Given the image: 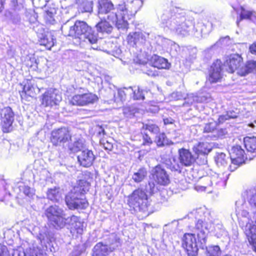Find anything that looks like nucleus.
Listing matches in <instances>:
<instances>
[{
  "label": "nucleus",
  "instance_id": "52",
  "mask_svg": "<svg viewBox=\"0 0 256 256\" xmlns=\"http://www.w3.org/2000/svg\"><path fill=\"white\" fill-rule=\"evenodd\" d=\"M228 133L226 130L225 128H221L218 130V136L222 138Z\"/></svg>",
  "mask_w": 256,
  "mask_h": 256
},
{
  "label": "nucleus",
  "instance_id": "3",
  "mask_svg": "<svg viewBox=\"0 0 256 256\" xmlns=\"http://www.w3.org/2000/svg\"><path fill=\"white\" fill-rule=\"evenodd\" d=\"M174 14L169 11H166L161 16V20L166 26L177 34L182 36L192 33L198 38L202 36V30L198 31V25L194 24L192 20H186V12L180 8L173 9Z\"/></svg>",
  "mask_w": 256,
  "mask_h": 256
},
{
  "label": "nucleus",
  "instance_id": "43",
  "mask_svg": "<svg viewBox=\"0 0 256 256\" xmlns=\"http://www.w3.org/2000/svg\"><path fill=\"white\" fill-rule=\"evenodd\" d=\"M68 220H66V224H68L70 226H74L78 221L80 220V218L78 216H72L70 218H66Z\"/></svg>",
  "mask_w": 256,
  "mask_h": 256
},
{
  "label": "nucleus",
  "instance_id": "55",
  "mask_svg": "<svg viewBox=\"0 0 256 256\" xmlns=\"http://www.w3.org/2000/svg\"><path fill=\"white\" fill-rule=\"evenodd\" d=\"M240 164H237L232 162V164L229 166V170L230 172L235 170Z\"/></svg>",
  "mask_w": 256,
  "mask_h": 256
},
{
  "label": "nucleus",
  "instance_id": "27",
  "mask_svg": "<svg viewBox=\"0 0 256 256\" xmlns=\"http://www.w3.org/2000/svg\"><path fill=\"white\" fill-rule=\"evenodd\" d=\"M256 70V61L249 60L246 64L242 66L238 73L240 76H245L249 73L252 72Z\"/></svg>",
  "mask_w": 256,
  "mask_h": 256
},
{
  "label": "nucleus",
  "instance_id": "10",
  "mask_svg": "<svg viewBox=\"0 0 256 256\" xmlns=\"http://www.w3.org/2000/svg\"><path fill=\"white\" fill-rule=\"evenodd\" d=\"M72 135L68 128L62 127L52 132L50 141L55 146H60L71 140Z\"/></svg>",
  "mask_w": 256,
  "mask_h": 256
},
{
  "label": "nucleus",
  "instance_id": "51",
  "mask_svg": "<svg viewBox=\"0 0 256 256\" xmlns=\"http://www.w3.org/2000/svg\"><path fill=\"white\" fill-rule=\"evenodd\" d=\"M249 50L252 54L256 55V41L250 46Z\"/></svg>",
  "mask_w": 256,
  "mask_h": 256
},
{
  "label": "nucleus",
  "instance_id": "29",
  "mask_svg": "<svg viewBox=\"0 0 256 256\" xmlns=\"http://www.w3.org/2000/svg\"><path fill=\"white\" fill-rule=\"evenodd\" d=\"M47 198L53 202H58L61 198L60 188L56 187L48 188L46 192Z\"/></svg>",
  "mask_w": 256,
  "mask_h": 256
},
{
  "label": "nucleus",
  "instance_id": "47",
  "mask_svg": "<svg viewBox=\"0 0 256 256\" xmlns=\"http://www.w3.org/2000/svg\"><path fill=\"white\" fill-rule=\"evenodd\" d=\"M143 144L150 146L152 143V140L150 136L146 134L143 136Z\"/></svg>",
  "mask_w": 256,
  "mask_h": 256
},
{
  "label": "nucleus",
  "instance_id": "35",
  "mask_svg": "<svg viewBox=\"0 0 256 256\" xmlns=\"http://www.w3.org/2000/svg\"><path fill=\"white\" fill-rule=\"evenodd\" d=\"M92 0H82L78 6L79 10L82 12H90L92 10Z\"/></svg>",
  "mask_w": 256,
  "mask_h": 256
},
{
  "label": "nucleus",
  "instance_id": "64",
  "mask_svg": "<svg viewBox=\"0 0 256 256\" xmlns=\"http://www.w3.org/2000/svg\"><path fill=\"white\" fill-rule=\"evenodd\" d=\"M248 126L252 128H254V124L253 123H250V124H248Z\"/></svg>",
  "mask_w": 256,
  "mask_h": 256
},
{
  "label": "nucleus",
  "instance_id": "54",
  "mask_svg": "<svg viewBox=\"0 0 256 256\" xmlns=\"http://www.w3.org/2000/svg\"><path fill=\"white\" fill-rule=\"evenodd\" d=\"M163 121L165 125L172 124L174 122V120L171 118H164Z\"/></svg>",
  "mask_w": 256,
  "mask_h": 256
},
{
  "label": "nucleus",
  "instance_id": "25",
  "mask_svg": "<svg viewBox=\"0 0 256 256\" xmlns=\"http://www.w3.org/2000/svg\"><path fill=\"white\" fill-rule=\"evenodd\" d=\"M256 12L253 10H250L245 9L244 7L240 8V12L239 17L237 18L236 23L238 26L240 22L244 20H252L253 18H256Z\"/></svg>",
  "mask_w": 256,
  "mask_h": 256
},
{
  "label": "nucleus",
  "instance_id": "12",
  "mask_svg": "<svg viewBox=\"0 0 256 256\" xmlns=\"http://www.w3.org/2000/svg\"><path fill=\"white\" fill-rule=\"evenodd\" d=\"M14 117V112L10 107H5L1 110V124L4 132H8L12 129Z\"/></svg>",
  "mask_w": 256,
  "mask_h": 256
},
{
  "label": "nucleus",
  "instance_id": "23",
  "mask_svg": "<svg viewBox=\"0 0 256 256\" xmlns=\"http://www.w3.org/2000/svg\"><path fill=\"white\" fill-rule=\"evenodd\" d=\"M151 62L154 68L158 69H168L170 66V63L166 59L157 55H154L152 58Z\"/></svg>",
  "mask_w": 256,
  "mask_h": 256
},
{
  "label": "nucleus",
  "instance_id": "11",
  "mask_svg": "<svg viewBox=\"0 0 256 256\" xmlns=\"http://www.w3.org/2000/svg\"><path fill=\"white\" fill-rule=\"evenodd\" d=\"M34 30L37 34L40 45L44 46L48 50H50L54 46L56 42L54 36L50 32H45L42 26H37L34 28Z\"/></svg>",
  "mask_w": 256,
  "mask_h": 256
},
{
  "label": "nucleus",
  "instance_id": "46",
  "mask_svg": "<svg viewBox=\"0 0 256 256\" xmlns=\"http://www.w3.org/2000/svg\"><path fill=\"white\" fill-rule=\"evenodd\" d=\"M0 256H10L7 247L0 244Z\"/></svg>",
  "mask_w": 256,
  "mask_h": 256
},
{
  "label": "nucleus",
  "instance_id": "4",
  "mask_svg": "<svg viewBox=\"0 0 256 256\" xmlns=\"http://www.w3.org/2000/svg\"><path fill=\"white\" fill-rule=\"evenodd\" d=\"M61 30L66 36L78 38L91 44H96L98 40V34L84 21L76 20L74 22L68 20L62 25Z\"/></svg>",
  "mask_w": 256,
  "mask_h": 256
},
{
  "label": "nucleus",
  "instance_id": "15",
  "mask_svg": "<svg viewBox=\"0 0 256 256\" xmlns=\"http://www.w3.org/2000/svg\"><path fill=\"white\" fill-rule=\"evenodd\" d=\"M100 6V1L99 2V6H98V16L101 19V21L96 24V27L98 32L101 33L110 34L112 30V24L116 26L117 20L112 21L107 18H102L100 16L99 10Z\"/></svg>",
  "mask_w": 256,
  "mask_h": 256
},
{
  "label": "nucleus",
  "instance_id": "5",
  "mask_svg": "<svg viewBox=\"0 0 256 256\" xmlns=\"http://www.w3.org/2000/svg\"><path fill=\"white\" fill-rule=\"evenodd\" d=\"M158 188L154 182L142 184L128 196V204L136 210L146 211L149 205L148 196L156 192Z\"/></svg>",
  "mask_w": 256,
  "mask_h": 256
},
{
  "label": "nucleus",
  "instance_id": "30",
  "mask_svg": "<svg viewBox=\"0 0 256 256\" xmlns=\"http://www.w3.org/2000/svg\"><path fill=\"white\" fill-rule=\"evenodd\" d=\"M44 17L47 22L54 24L55 22L54 16L56 13V9L54 7H45Z\"/></svg>",
  "mask_w": 256,
  "mask_h": 256
},
{
  "label": "nucleus",
  "instance_id": "28",
  "mask_svg": "<svg viewBox=\"0 0 256 256\" xmlns=\"http://www.w3.org/2000/svg\"><path fill=\"white\" fill-rule=\"evenodd\" d=\"M229 175V174L224 172L222 176L218 174L213 176L211 178H206V180L210 182L212 186H217L220 183L224 184L228 179Z\"/></svg>",
  "mask_w": 256,
  "mask_h": 256
},
{
  "label": "nucleus",
  "instance_id": "22",
  "mask_svg": "<svg viewBox=\"0 0 256 256\" xmlns=\"http://www.w3.org/2000/svg\"><path fill=\"white\" fill-rule=\"evenodd\" d=\"M118 94L121 101L125 100L128 97L132 98L134 100H140L144 98L142 94L138 96L136 90H134L132 87L124 88L118 90Z\"/></svg>",
  "mask_w": 256,
  "mask_h": 256
},
{
  "label": "nucleus",
  "instance_id": "42",
  "mask_svg": "<svg viewBox=\"0 0 256 256\" xmlns=\"http://www.w3.org/2000/svg\"><path fill=\"white\" fill-rule=\"evenodd\" d=\"M217 125V122H210L206 124L204 128V132H213Z\"/></svg>",
  "mask_w": 256,
  "mask_h": 256
},
{
  "label": "nucleus",
  "instance_id": "24",
  "mask_svg": "<svg viewBox=\"0 0 256 256\" xmlns=\"http://www.w3.org/2000/svg\"><path fill=\"white\" fill-rule=\"evenodd\" d=\"M110 252L108 245L98 242L93 248L92 256H107Z\"/></svg>",
  "mask_w": 256,
  "mask_h": 256
},
{
  "label": "nucleus",
  "instance_id": "60",
  "mask_svg": "<svg viewBox=\"0 0 256 256\" xmlns=\"http://www.w3.org/2000/svg\"><path fill=\"white\" fill-rule=\"evenodd\" d=\"M196 102H202L201 96H196Z\"/></svg>",
  "mask_w": 256,
  "mask_h": 256
},
{
  "label": "nucleus",
  "instance_id": "56",
  "mask_svg": "<svg viewBox=\"0 0 256 256\" xmlns=\"http://www.w3.org/2000/svg\"><path fill=\"white\" fill-rule=\"evenodd\" d=\"M104 148L106 150H111L113 148V146L111 143L107 142L106 144H104Z\"/></svg>",
  "mask_w": 256,
  "mask_h": 256
},
{
  "label": "nucleus",
  "instance_id": "7",
  "mask_svg": "<svg viewBox=\"0 0 256 256\" xmlns=\"http://www.w3.org/2000/svg\"><path fill=\"white\" fill-rule=\"evenodd\" d=\"M44 214L48 220L56 228H63L66 224V214L62 208L56 204L52 205L46 208Z\"/></svg>",
  "mask_w": 256,
  "mask_h": 256
},
{
  "label": "nucleus",
  "instance_id": "50",
  "mask_svg": "<svg viewBox=\"0 0 256 256\" xmlns=\"http://www.w3.org/2000/svg\"><path fill=\"white\" fill-rule=\"evenodd\" d=\"M226 114L228 116V119L236 118L238 117V113L234 110L228 111Z\"/></svg>",
  "mask_w": 256,
  "mask_h": 256
},
{
  "label": "nucleus",
  "instance_id": "62",
  "mask_svg": "<svg viewBox=\"0 0 256 256\" xmlns=\"http://www.w3.org/2000/svg\"><path fill=\"white\" fill-rule=\"evenodd\" d=\"M72 256H78L77 254V250H75L72 254Z\"/></svg>",
  "mask_w": 256,
  "mask_h": 256
},
{
  "label": "nucleus",
  "instance_id": "48",
  "mask_svg": "<svg viewBox=\"0 0 256 256\" xmlns=\"http://www.w3.org/2000/svg\"><path fill=\"white\" fill-rule=\"evenodd\" d=\"M228 116H227V114H222L219 116V118L218 120V124H221L224 123L226 120H228Z\"/></svg>",
  "mask_w": 256,
  "mask_h": 256
},
{
  "label": "nucleus",
  "instance_id": "2",
  "mask_svg": "<svg viewBox=\"0 0 256 256\" xmlns=\"http://www.w3.org/2000/svg\"><path fill=\"white\" fill-rule=\"evenodd\" d=\"M99 14L100 18H107L112 21L117 20L116 27L118 30H125L128 28V20H130L142 6V2L134 0L126 4L122 2L116 8L110 0H100Z\"/></svg>",
  "mask_w": 256,
  "mask_h": 256
},
{
  "label": "nucleus",
  "instance_id": "58",
  "mask_svg": "<svg viewBox=\"0 0 256 256\" xmlns=\"http://www.w3.org/2000/svg\"><path fill=\"white\" fill-rule=\"evenodd\" d=\"M146 73L148 75V76H155V73L152 70H148Z\"/></svg>",
  "mask_w": 256,
  "mask_h": 256
},
{
  "label": "nucleus",
  "instance_id": "45",
  "mask_svg": "<svg viewBox=\"0 0 256 256\" xmlns=\"http://www.w3.org/2000/svg\"><path fill=\"white\" fill-rule=\"evenodd\" d=\"M22 0H12L10 2L11 6L14 10L20 8L22 6Z\"/></svg>",
  "mask_w": 256,
  "mask_h": 256
},
{
  "label": "nucleus",
  "instance_id": "38",
  "mask_svg": "<svg viewBox=\"0 0 256 256\" xmlns=\"http://www.w3.org/2000/svg\"><path fill=\"white\" fill-rule=\"evenodd\" d=\"M142 128L144 130H148L154 134H158L160 131V128L157 125L151 122H148L145 124H143Z\"/></svg>",
  "mask_w": 256,
  "mask_h": 256
},
{
  "label": "nucleus",
  "instance_id": "19",
  "mask_svg": "<svg viewBox=\"0 0 256 256\" xmlns=\"http://www.w3.org/2000/svg\"><path fill=\"white\" fill-rule=\"evenodd\" d=\"M222 64L220 60H217L210 66L208 80L210 83L218 82L222 78Z\"/></svg>",
  "mask_w": 256,
  "mask_h": 256
},
{
  "label": "nucleus",
  "instance_id": "9",
  "mask_svg": "<svg viewBox=\"0 0 256 256\" xmlns=\"http://www.w3.org/2000/svg\"><path fill=\"white\" fill-rule=\"evenodd\" d=\"M212 150V148L207 142H198L194 144L192 151L196 158V162L200 165L207 163V156Z\"/></svg>",
  "mask_w": 256,
  "mask_h": 256
},
{
  "label": "nucleus",
  "instance_id": "8",
  "mask_svg": "<svg viewBox=\"0 0 256 256\" xmlns=\"http://www.w3.org/2000/svg\"><path fill=\"white\" fill-rule=\"evenodd\" d=\"M180 164H176L174 159V164L170 162V168L172 171L181 172L182 166H192L195 162H196V158L194 155H192L191 152L187 149L182 148L178 150Z\"/></svg>",
  "mask_w": 256,
  "mask_h": 256
},
{
  "label": "nucleus",
  "instance_id": "37",
  "mask_svg": "<svg viewBox=\"0 0 256 256\" xmlns=\"http://www.w3.org/2000/svg\"><path fill=\"white\" fill-rule=\"evenodd\" d=\"M70 150L73 152H80L84 150V144L82 140H78L74 142V143L69 146Z\"/></svg>",
  "mask_w": 256,
  "mask_h": 256
},
{
  "label": "nucleus",
  "instance_id": "40",
  "mask_svg": "<svg viewBox=\"0 0 256 256\" xmlns=\"http://www.w3.org/2000/svg\"><path fill=\"white\" fill-rule=\"evenodd\" d=\"M24 94L30 96H32L34 94V88L30 83L28 82L27 84L24 85L23 90L20 94L22 98Z\"/></svg>",
  "mask_w": 256,
  "mask_h": 256
},
{
  "label": "nucleus",
  "instance_id": "32",
  "mask_svg": "<svg viewBox=\"0 0 256 256\" xmlns=\"http://www.w3.org/2000/svg\"><path fill=\"white\" fill-rule=\"evenodd\" d=\"M147 171L145 168H140L137 172H134L132 179L134 182L139 183L142 182L146 176Z\"/></svg>",
  "mask_w": 256,
  "mask_h": 256
},
{
  "label": "nucleus",
  "instance_id": "41",
  "mask_svg": "<svg viewBox=\"0 0 256 256\" xmlns=\"http://www.w3.org/2000/svg\"><path fill=\"white\" fill-rule=\"evenodd\" d=\"M24 256H45L38 248H30L26 250L24 253Z\"/></svg>",
  "mask_w": 256,
  "mask_h": 256
},
{
  "label": "nucleus",
  "instance_id": "16",
  "mask_svg": "<svg viewBox=\"0 0 256 256\" xmlns=\"http://www.w3.org/2000/svg\"><path fill=\"white\" fill-rule=\"evenodd\" d=\"M61 100L62 96L56 90H50L44 94L42 104L46 106H52L58 104Z\"/></svg>",
  "mask_w": 256,
  "mask_h": 256
},
{
  "label": "nucleus",
  "instance_id": "53",
  "mask_svg": "<svg viewBox=\"0 0 256 256\" xmlns=\"http://www.w3.org/2000/svg\"><path fill=\"white\" fill-rule=\"evenodd\" d=\"M98 134L100 136H104L106 134L104 128L101 126H98Z\"/></svg>",
  "mask_w": 256,
  "mask_h": 256
},
{
  "label": "nucleus",
  "instance_id": "63",
  "mask_svg": "<svg viewBox=\"0 0 256 256\" xmlns=\"http://www.w3.org/2000/svg\"><path fill=\"white\" fill-rule=\"evenodd\" d=\"M178 92H174V93L172 94V96H173V97H176V96H178Z\"/></svg>",
  "mask_w": 256,
  "mask_h": 256
},
{
  "label": "nucleus",
  "instance_id": "33",
  "mask_svg": "<svg viewBox=\"0 0 256 256\" xmlns=\"http://www.w3.org/2000/svg\"><path fill=\"white\" fill-rule=\"evenodd\" d=\"M228 160V156H227L226 154L223 152L217 153L215 156V162L217 166L219 167L227 166Z\"/></svg>",
  "mask_w": 256,
  "mask_h": 256
},
{
  "label": "nucleus",
  "instance_id": "13",
  "mask_svg": "<svg viewBox=\"0 0 256 256\" xmlns=\"http://www.w3.org/2000/svg\"><path fill=\"white\" fill-rule=\"evenodd\" d=\"M153 178L158 184L166 186L170 182L168 174L160 165L156 166L152 170Z\"/></svg>",
  "mask_w": 256,
  "mask_h": 256
},
{
  "label": "nucleus",
  "instance_id": "20",
  "mask_svg": "<svg viewBox=\"0 0 256 256\" xmlns=\"http://www.w3.org/2000/svg\"><path fill=\"white\" fill-rule=\"evenodd\" d=\"M242 63V58L238 54H230L225 64L228 66L230 72H234L236 70H238L241 68Z\"/></svg>",
  "mask_w": 256,
  "mask_h": 256
},
{
  "label": "nucleus",
  "instance_id": "44",
  "mask_svg": "<svg viewBox=\"0 0 256 256\" xmlns=\"http://www.w3.org/2000/svg\"><path fill=\"white\" fill-rule=\"evenodd\" d=\"M184 104H192L193 103L196 102V95L194 94H188L186 98H184Z\"/></svg>",
  "mask_w": 256,
  "mask_h": 256
},
{
  "label": "nucleus",
  "instance_id": "26",
  "mask_svg": "<svg viewBox=\"0 0 256 256\" xmlns=\"http://www.w3.org/2000/svg\"><path fill=\"white\" fill-rule=\"evenodd\" d=\"M244 142L247 151L256 156V137L246 136L244 138Z\"/></svg>",
  "mask_w": 256,
  "mask_h": 256
},
{
  "label": "nucleus",
  "instance_id": "6",
  "mask_svg": "<svg viewBox=\"0 0 256 256\" xmlns=\"http://www.w3.org/2000/svg\"><path fill=\"white\" fill-rule=\"evenodd\" d=\"M86 183L80 180V183ZM79 184V186L74 187L66 196L65 201L69 209H84L88 206V202L84 198L85 190Z\"/></svg>",
  "mask_w": 256,
  "mask_h": 256
},
{
  "label": "nucleus",
  "instance_id": "18",
  "mask_svg": "<svg viewBox=\"0 0 256 256\" xmlns=\"http://www.w3.org/2000/svg\"><path fill=\"white\" fill-rule=\"evenodd\" d=\"M230 155L231 162L237 164L244 163L246 158L244 150L238 145L233 146L231 148Z\"/></svg>",
  "mask_w": 256,
  "mask_h": 256
},
{
  "label": "nucleus",
  "instance_id": "14",
  "mask_svg": "<svg viewBox=\"0 0 256 256\" xmlns=\"http://www.w3.org/2000/svg\"><path fill=\"white\" fill-rule=\"evenodd\" d=\"M78 163L81 166L88 168L92 165L96 160V156L92 150L84 149L77 156Z\"/></svg>",
  "mask_w": 256,
  "mask_h": 256
},
{
  "label": "nucleus",
  "instance_id": "1",
  "mask_svg": "<svg viewBox=\"0 0 256 256\" xmlns=\"http://www.w3.org/2000/svg\"><path fill=\"white\" fill-rule=\"evenodd\" d=\"M194 216L197 220L194 228V234H186L182 238V245L189 256H195L198 254V248L195 235L197 236L199 246L204 249L206 246L207 236L212 230L213 224L210 218V214L202 208L194 210L189 214Z\"/></svg>",
  "mask_w": 256,
  "mask_h": 256
},
{
  "label": "nucleus",
  "instance_id": "39",
  "mask_svg": "<svg viewBox=\"0 0 256 256\" xmlns=\"http://www.w3.org/2000/svg\"><path fill=\"white\" fill-rule=\"evenodd\" d=\"M20 190L28 198H32L34 196V190L28 186H20Z\"/></svg>",
  "mask_w": 256,
  "mask_h": 256
},
{
  "label": "nucleus",
  "instance_id": "17",
  "mask_svg": "<svg viewBox=\"0 0 256 256\" xmlns=\"http://www.w3.org/2000/svg\"><path fill=\"white\" fill-rule=\"evenodd\" d=\"M98 99L96 96L92 93L76 94L74 96L71 102L74 105L85 106L94 103Z\"/></svg>",
  "mask_w": 256,
  "mask_h": 256
},
{
  "label": "nucleus",
  "instance_id": "31",
  "mask_svg": "<svg viewBox=\"0 0 256 256\" xmlns=\"http://www.w3.org/2000/svg\"><path fill=\"white\" fill-rule=\"evenodd\" d=\"M206 248V256H220L222 254V250L218 246L210 245Z\"/></svg>",
  "mask_w": 256,
  "mask_h": 256
},
{
  "label": "nucleus",
  "instance_id": "34",
  "mask_svg": "<svg viewBox=\"0 0 256 256\" xmlns=\"http://www.w3.org/2000/svg\"><path fill=\"white\" fill-rule=\"evenodd\" d=\"M156 135L154 142L158 147H162L165 145L173 144V142H168V140L166 138L164 133L159 132V134Z\"/></svg>",
  "mask_w": 256,
  "mask_h": 256
},
{
  "label": "nucleus",
  "instance_id": "21",
  "mask_svg": "<svg viewBox=\"0 0 256 256\" xmlns=\"http://www.w3.org/2000/svg\"><path fill=\"white\" fill-rule=\"evenodd\" d=\"M148 35V34L145 32H132L128 36V42L132 46H134L136 44H143L145 42Z\"/></svg>",
  "mask_w": 256,
  "mask_h": 256
},
{
  "label": "nucleus",
  "instance_id": "49",
  "mask_svg": "<svg viewBox=\"0 0 256 256\" xmlns=\"http://www.w3.org/2000/svg\"><path fill=\"white\" fill-rule=\"evenodd\" d=\"M73 227L77 230L78 233L80 234L82 232V224L80 220Z\"/></svg>",
  "mask_w": 256,
  "mask_h": 256
},
{
  "label": "nucleus",
  "instance_id": "57",
  "mask_svg": "<svg viewBox=\"0 0 256 256\" xmlns=\"http://www.w3.org/2000/svg\"><path fill=\"white\" fill-rule=\"evenodd\" d=\"M136 90V94H137L138 96H140L141 94H142V95L143 96L144 98H141L140 100H144V94L143 92V90H140V88H138L137 90Z\"/></svg>",
  "mask_w": 256,
  "mask_h": 256
},
{
  "label": "nucleus",
  "instance_id": "61",
  "mask_svg": "<svg viewBox=\"0 0 256 256\" xmlns=\"http://www.w3.org/2000/svg\"><path fill=\"white\" fill-rule=\"evenodd\" d=\"M4 9V4L0 2V12H2Z\"/></svg>",
  "mask_w": 256,
  "mask_h": 256
},
{
  "label": "nucleus",
  "instance_id": "36",
  "mask_svg": "<svg viewBox=\"0 0 256 256\" xmlns=\"http://www.w3.org/2000/svg\"><path fill=\"white\" fill-rule=\"evenodd\" d=\"M110 243L108 248L109 250H110V252H112L120 246L121 242L120 238H118L116 235L114 234L110 236Z\"/></svg>",
  "mask_w": 256,
  "mask_h": 256
},
{
  "label": "nucleus",
  "instance_id": "59",
  "mask_svg": "<svg viewBox=\"0 0 256 256\" xmlns=\"http://www.w3.org/2000/svg\"><path fill=\"white\" fill-rule=\"evenodd\" d=\"M202 96V102H208V99H209L208 96Z\"/></svg>",
  "mask_w": 256,
  "mask_h": 256
}]
</instances>
